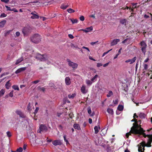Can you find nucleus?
<instances>
[{"label":"nucleus","mask_w":152,"mask_h":152,"mask_svg":"<svg viewBox=\"0 0 152 152\" xmlns=\"http://www.w3.org/2000/svg\"><path fill=\"white\" fill-rule=\"evenodd\" d=\"M136 127L135 126H134L132 128L131 132H132V134H140L142 135L143 137L145 138L146 137H148L149 138L151 137H152V135L146 134L144 132L145 131L143 129L140 127L138 129H137Z\"/></svg>","instance_id":"1"},{"label":"nucleus","mask_w":152,"mask_h":152,"mask_svg":"<svg viewBox=\"0 0 152 152\" xmlns=\"http://www.w3.org/2000/svg\"><path fill=\"white\" fill-rule=\"evenodd\" d=\"M131 121L134 122H135L133 124V126L131 127L130 131L129 132L127 133L126 134V136L127 138H129V135H131V134H132V132H131V131L132 130V128L134 126H135L136 127V129H138L139 128H140V127H141V125H140L138 124V123H137V120L135 118H134V119Z\"/></svg>","instance_id":"2"},{"label":"nucleus","mask_w":152,"mask_h":152,"mask_svg":"<svg viewBox=\"0 0 152 152\" xmlns=\"http://www.w3.org/2000/svg\"><path fill=\"white\" fill-rule=\"evenodd\" d=\"M40 36L38 34H35L31 37V41L35 43H38L41 41Z\"/></svg>","instance_id":"3"},{"label":"nucleus","mask_w":152,"mask_h":152,"mask_svg":"<svg viewBox=\"0 0 152 152\" xmlns=\"http://www.w3.org/2000/svg\"><path fill=\"white\" fill-rule=\"evenodd\" d=\"M32 28L29 26L25 27L22 29V31L24 36L30 33L32 31Z\"/></svg>","instance_id":"4"},{"label":"nucleus","mask_w":152,"mask_h":152,"mask_svg":"<svg viewBox=\"0 0 152 152\" xmlns=\"http://www.w3.org/2000/svg\"><path fill=\"white\" fill-rule=\"evenodd\" d=\"M140 44L141 46V48L142 51L144 54H145L146 52V48L147 46L145 42L144 41H142Z\"/></svg>","instance_id":"5"},{"label":"nucleus","mask_w":152,"mask_h":152,"mask_svg":"<svg viewBox=\"0 0 152 152\" xmlns=\"http://www.w3.org/2000/svg\"><path fill=\"white\" fill-rule=\"evenodd\" d=\"M44 55H41L38 53L36 55L35 58L38 60L41 61H45L47 60L48 58L45 56Z\"/></svg>","instance_id":"6"},{"label":"nucleus","mask_w":152,"mask_h":152,"mask_svg":"<svg viewBox=\"0 0 152 152\" xmlns=\"http://www.w3.org/2000/svg\"><path fill=\"white\" fill-rule=\"evenodd\" d=\"M68 63V64L69 66L71 67L73 69H75L77 68L78 64L71 61L69 59H67L66 60Z\"/></svg>","instance_id":"7"},{"label":"nucleus","mask_w":152,"mask_h":152,"mask_svg":"<svg viewBox=\"0 0 152 152\" xmlns=\"http://www.w3.org/2000/svg\"><path fill=\"white\" fill-rule=\"evenodd\" d=\"M48 130L47 127L44 124H41L39 126V132L41 131L46 132Z\"/></svg>","instance_id":"8"},{"label":"nucleus","mask_w":152,"mask_h":152,"mask_svg":"<svg viewBox=\"0 0 152 152\" xmlns=\"http://www.w3.org/2000/svg\"><path fill=\"white\" fill-rule=\"evenodd\" d=\"M52 143L55 146L57 145H61L62 144L61 141L59 140H54L52 142Z\"/></svg>","instance_id":"9"},{"label":"nucleus","mask_w":152,"mask_h":152,"mask_svg":"<svg viewBox=\"0 0 152 152\" xmlns=\"http://www.w3.org/2000/svg\"><path fill=\"white\" fill-rule=\"evenodd\" d=\"M15 113L17 115H18L20 117H21L22 118H24L26 117V116L24 115V114L20 110H17L15 111Z\"/></svg>","instance_id":"10"},{"label":"nucleus","mask_w":152,"mask_h":152,"mask_svg":"<svg viewBox=\"0 0 152 152\" xmlns=\"http://www.w3.org/2000/svg\"><path fill=\"white\" fill-rule=\"evenodd\" d=\"M93 27L92 26H90L89 27H88L86 28V29H81L80 30H81L85 32H89L93 30Z\"/></svg>","instance_id":"11"},{"label":"nucleus","mask_w":152,"mask_h":152,"mask_svg":"<svg viewBox=\"0 0 152 152\" xmlns=\"http://www.w3.org/2000/svg\"><path fill=\"white\" fill-rule=\"evenodd\" d=\"M81 91L83 94H86L87 91V90L86 89V86L84 85H83L81 88Z\"/></svg>","instance_id":"12"},{"label":"nucleus","mask_w":152,"mask_h":152,"mask_svg":"<svg viewBox=\"0 0 152 152\" xmlns=\"http://www.w3.org/2000/svg\"><path fill=\"white\" fill-rule=\"evenodd\" d=\"M26 69V67H23L20 68L18 69H17L15 72V73L16 74H18V73H20L24 70H25Z\"/></svg>","instance_id":"13"},{"label":"nucleus","mask_w":152,"mask_h":152,"mask_svg":"<svg viewBox=\"0 0 152 152\" xmlns=\"http://www.w3.org/2000/svg\"><path fill=\"white\" fill-rule=\"evenodd\" d=\"M65 83L67 85H69L71 83L70 79L69 77H67L65 78Z\"/></svg>","instance_id":"14"},{"label":"nucleus","mask_w":152,"mask_h":152,"mask_svg":"<svg viewBox=\"0 0 152 152\" xmlns=\"http://www.w3.org/2000/svg\"><path fill=\"white\" fill-rule=\"evenodd\" d=\"M152 142V137L149 138L148 141L147 143L146 144V147H151V143Z\"/></svg>","instance_id":"15"},{"label":"nucleus","mask_w":152,"mask_h":152,"mask_svg":"<svg viewBox=\"0 0 152 152\" xmlns=\"http://www.w3.org/2000/svg\"><path fill=\"white\" fill-rule=\"evenodd\" d=\"M120 41V40L119 39H114L111 42V46H113L116 45Z\"/></svg>","instance_id":"16"},{"label":"nucleus","mask_w":152,"mask_h":152,"mask_svg":"<svg viewBox=\"0 0 152 152\" xmlns=\"http://www.w3.org/2000/svg\"><path fill=\"white\" fill-rule=\"evenodd\" d=\"M31 14L32 15L31 17L32 19H38L39 18V16L38 15L33 12L31 13Z\"/></svg>","instance_id":"17"},{"label":"nucleus","mask_w":152,"mask_h":152,"mask_svg":"<svg viewBox=\"0 0 152 152\" xmlns=\"http://www.w3.org/2000/svg\"><path fill=\"white\" fill-rule=\"evenodd\" d=\"M88 112L91 116H93L94 115V113H91V110L90 107L88 108Z\"/></svg>","instance_id":"18"},{"label":"nucleus","mask_w":152,"mask_h":152,"mask_svg":"<svg viewBox=\"0 0 152 152\" xmlns=\"http://www.w3.org/2000/svg\"><path fill=\"white\" fill-rule=\"evenodd\" d=\"M10 80L8 81L6 83V84H5V86L6 88L7 89H9L10 87L11 86V84L10 83Z\"/></svg>","instance_id":"19"},{"label":"nucleus","mask_w":152,"mask_h":152,"mask_svg":"<svg viewBox=\"0 0 152 152\" xmlns=\"http://www.w3.org/2000/svg\"><path fill=\"white\" fill-rule=\"evenodd\" d=\"M107 112L110 114L113 115L114 114L113 110L112 109L108 108L107 110Z\"/></svg>","instance_id":"20"},{"label":"nucleus","mask_w":152,"mask_h":152,"mask_svg":"<svg viewBox=\"0 0 152 152\" xmlns=\"http://www.w3.org/2000/svg\"><path fill=\"white\" fill-rule=\"evenodd\" d=\"M23 57H21L20 58H19L18 59L16 62L15 63V64L16 65H17L19 64L22 61H23Z\"/></svg>","instance_id":"21"},{"label":"nucleus","mask_w":152,"mask_h":152,"mask_svg":"<svg viewBox=\"0 0 152 152\" xmlns=\"http://www.w3.org/2000/svg\"><path fill=\"white\" fill-rule=\"evenodd\" d=\"M6 23V20H4L0 22V28L3 27L5 25Z\"/></svg>","instance_id":"22"},{"label":"nucleus","mask_w":152,"mask_h":152,"mask_svg":"<svg viewBox=\"0 0 152 152\" xmlns=\"http://www.w3.org/2000/svg\"><path fill=\"white\" fill-rule=\"evenodd\" d=\"M73 127L75 129H77L78 130L80 129L79 125L77 124H74L73 125Z\"/></svg>","instance_id":"23"},{"label":"nucleus","mask_w":152,"mask_h":152,"mask_svg":"<svg viewBox=\"0 0 152 152\" xmlns=\"http://www.w3.org/2000/svg\"><path fill=\"white\" fill-rule=\"evenodd\" d=\"M68 5L67 4L65 5L64 4H62L60 8L61 9L63 10L66 9L67 7H68Z\"/></svg>","instance_id":"24"},{"label":"nucleus","mask_w":152,"mask_h":152,"mask_svg":"<svg viewBox=\"0 0 152 152\" xmlns=\"http://www.w3.org/2000/svg\"><path fill=\"white\" fill-rule=\"evenodd\" d=\"M146 116L145 114L144 113H140L139 114V116L141 118H144Z\"/></svg>","instance_id":"25"},{"label":"nucleus","mask_w":152,"mask_h":152,"mask_svg":"<svg viewBox=\"0 0 152 152\" xmlns=\"http://www.w3.org/2000/svg\"><path fill=\"white\" fill-rule=\"evenodd\" d=\"M126 19H123L121 20L120 23H121L126 25Z\"/></svg>","instance_id":"26"},{"label":"nucleus","mask_w":152,"mask_h":152,"mask_svg":"<svg viewBox=\"0 0 152 152\" xmlns=\"http://www.w3.org/2000/svg\"><path fill=\"white\" fill-rule=\"evenodd\" d=\"M123 109L124 106L121 105H119L117 108V109L120 111H121L123 110Z\"/></svg>","instance_id":"27"},{"label":"nucleus","mask_w":152,"mask_h":152,"mask_svg":"<svg viewBox=\"0 0 152 152\" xmlns=\"http://www.w3.org/2000/svg\"><path fill=\"white\" fill-rule=\"evenodd\" d=\"M136 59H137V57H136L135 56V57H134L132 59H130L131 61H130V64H133V63H134L135 61L136 60Z\"/></svg>","instance_id":"28"},{"label":"nucleus","mask_w":152,"mask_h":152,"mask_svg":"<svg viewBox=\"0 0 152 152\" xmlns=\"http://www.w3.org/2000/svg\"><path fill=\"white\" fill-rule=\"evenodd\" d=\"M98 77V75H96L93 77L91 79V81L92 82H94L96 80Z\"/></svg>","instance_id":"29"},{"label":"nucleus","mask_w":152,"mask_h":152,"mask_svg":"<svg viewBox=\"0 0 152 152\" xmlns=\"http://www.w3.org/2000/svg\"><path fill=\"white\" fill-rule=\"evenodd\" d=\"M5 90L4 89H2L0 91V97L2 96L4 94Z\"/></svg>","instance_id":"30"},{"label":"nucleus","mask_w":152,"mask_h":152,"mask_svg":"<svg viewBox=\"0 0 152 152\" xmlns=\"http://www.w3.org/2000/svg\"><path fill=\"white\" fill-rule=\"evenodd\" d=\"M36 142L37 143L39 144H43V140H36Z\"/></svg>","instance_id":"31"},{"label":"nucleus","mask_w":152,"mask_h":152,"mask_svg":"<svg viewBox=\"0 0 152 152\" xmlns=\"http://www.w3.org/2000/svg\"><path fill=\"white\" fill-rule=\"evenodd\" d=\"M86 83L88 85H90L92 84V81L89 80H86Z\"/></svg>","instance_id":"32"},{"label":"nucleus","mask_w":152,"mask_h":152,"mask_svg":"<svg viewBox=\"0 0 152 152\" xmlns=\"http://www.w3.org/2000/svg\"><path fill=\"white\" fill-rule=\"evenodd\" d=\"M12 88L15 90H17L18 91H19V88L18 86L17 85H13L12 86Z\"/></svg>","instance_id":"33"},{"label":"nucleus","mask_w":152,"mask_h":152,"mask_svg":"<svg viewBox=\"0 0 152 152\" xmlns=\"http://www.w3.org/2000/svg\"><path fill=\"white\" fill-rule=\"evenodd\" d=\"M76 94H72V95L69 94L68 96L69 98V99H73L75 96Z\"/></svg>","instance_id":"34"},{"label":"nucleus","mask_w":152,"mask_h":152,"mask_svg":"<svg viewBox=\"0 0 152 152\" xmlns=\"http://www.w3.org/2000/svg\"><path fill=\"white\" fill-rule=\"evenodd\" d=\"M94 129L95 130V133L97 134L99 132V130L98 129V127L97 126H95L94 127Z\"/></svg>","instance_id":"35"},{"label":"nucleus","mask_w":152,"mask_h":152,"mask_svg":"<svg viewBox=\"0 0 152 152\" xmlns=\"http://www.w3.org/2000/svg\"><path fill=\"white\" fill-rule=\"evenodd\" d=\"M67 12L70 13H72L75 12V11L73 9L71 8H69V9L67 10Z\"/></svg>","instance_id":"36"},{"label":"nucleus","mask_w":152,"mask_h":152,"mask_svg":"<svg viewBox=\"0 0 152 152\" xmlns=\"http://www.w3.org/2000/svg\"><path fill=\"white\" fill-rule=\"evenodd\" d=\"M113 95V92L111 91H109L108 94H107V97H110L111 95Z\"/></svg>","instance_id":"37"},{"label":"nucleus","mask_w":152,"mask_h":152,"mask_svg":"<svg viewBox=\"0 0 152 152\" xmlns=\"http://www.w3.org/2000/svg\"><path fill=\"white\" fill-rule=\"evenodd\" d=\"M140 144L141 145L142 147H145V146H146V144L145 141H142L140 143Z\"/></svg>","instance_id":"38"},{"label":"nucleus","mask_w":152,"mask_h":152,"mask_svg":"<svg viewBox=\"0 0 152 152\" xmlns=\"http://www.w3.org/2000/svg\"><path fill=\"white\" fill-rule=\"evenodd\" d=\"M70 20L73 24L75 23H77V19H70Z\"/></svg>","instance_id":"39"},{"label":"nucleus","mask_w":152,"mask_h":152,"mask_svg":"<svg viewBox=\"0 0 152 152\" xmlns=\"http://www.w3.org/2000/svg\"><path fill=\"white\" fill-rule=\"evenodd\" d=\"M11 31V30H10L8 31H7L6 32H5L4 34V36L5 37H6L7 35H9L10 34V33Z\"/></svg>","instance_id":"40"},{"label":"nucleus","mask_w":152,"mask_h":152,"mask_svg":"<svg viewBox=\"0 0 152 152\" xmlns=\"http://www.w3.org/2000/svg\"><path fill=\"white\" fill-rule=\"evenodd\" d=\"M63 137H64V140L65 142H66V144L67 145L68 144H69V142H68V140L66 139V135H64L63 136Z\"/></svg>","instance_id":"41"},{"label":"nucleus","mask_w":152,"mask_h":152,"mask_svg":"<svg viewBox=\"0 0 152 152\" xmlns=\"http://www.w3.org/2000/svg\"><path fill=\"white\" fill-rule=\"evenodd\" d=\"M22 151L23 149L21 147H20L19 148H18L16 150V151L17 152H22Z\"/></svg>","instance_id":"42"},{"label":"nucleus","mask_w":152,"mask_h":152,"mask_svg":"<svg viewBox=\"0 0 152 152\" xmlns=\"http://www.w3.org/2000/svg\"><path fill=\"white\" fill-rule=\"evenodd\" d=\"M112 50V49H110V50H108L107 52H104V53L103 54V55L102 56V57H104L105 55H106V54H107V53H108L111 50Z\"/></svg>","instance_id":"43"},{"label":"nucleus","mask_w":152,"mask_h":152,"mask_svg":"<svg viewBox=\"0 0 152 152\" xmlns=\"http://www.w3.org/2000/svg\"><path fill=\"white\" fill-rule=\"evenodd\" d=\"M7 136L9 137H10L12 136L10 132L9 131H7Z\"/></svg>","instance_id":"44"},{"label":"nucleus","mask_w":152,"mask_h":152,"mask_svg":"<svg viewBox=\"0 0 152 152\" xmlns=\"http://www.w3.org/2000/svg\"><path fill=\"white\" fill-rule=\"evenodd\" d=\"M137 4V3H132V4L133 6L132 7L134 8H137V6L136 5Z\"/></svg>","instance_id":"45"},{"label":"nucleus","mask_w":152,"mask_h":152,"mask_svg":"<svg viewBox=\"0 0 152 152\" xmlns=\"http://www.w3.org/2000/svg\"><path fill=\"white\" fill-rule=\"evenodd\" d=\"M148 65L146 64H144V69L145 70H147L148 69Z\"/></svg>","instance_id":"46"},{"label":"nucleus","mask_w":152,"mask_h":152,"mask_svg":"<svg viewBox=\"0 0 152 152\" xmlns=\"http://www.w3.org/2000/svg\"><path fill=\"white\" fill-rule=\"evenodd\" d=\"M138 151L139 152H142V146L141 145L138 147Z\"/></svg>","instance_id":"47"},{"label":"nucleus","mask_w":152,"mask_h":152,"mask_svg":"<svg viewBox=\"0 0 152 152\" xmlns=\"http://www.w3.org/2000/svg\"><path fill=\"white\" fill-rule=\"evenodd\" d=\"M80 20L81 21H83L84 20L85 18L84 16L82 15L81 16L80 18Z\"/></svg>","instance_id":"48"},{"label":"nucleus","mask_w":152,"mask_h":152,"mask_svg":"<svg viewBox=\"0 0 152 152\" xmlns=\"http://www.w3.org/2000/svg\"><path fill=\"white\" fill-rule=\"evenodd\" d=\"M13 91H12L10 92L9 94V96L11 97L13 96Z\"/></svg>","instance_id":"49"},{"label":"nucleus","mask_w":152,"mask_h":152,"mask_svg":"<svg viewBox=\"0 0 152 152\" xmlns=\"http://www.w3.org/2000/svg\"><path fill=\"white\" fill-rule=\"evenodd\" d=\"M5 7L7 9V11H11V9L10 8V7H8L7 6H5Z\"/></svg>","instance_id":"50"},{"label":"nucleus","mask_w":152,"mask_h":152,"mask_svg":"<svg viewBox=\"0 0 152 152\" xmlns=\"http://www.w3.org/2000/svg\"><path fill=\"white\" fill-rule=\"evenodd\" d=\"M113 102L115 104H117L118 103V99H116L115 100H113Z\"/></svg>","instance_id":"51"},{"label":"nucleus","mask_w":152,"mask_h":152,"mask_svg":"<svg viewBox=\"0 0 152 152\" xmlns=\"http://www.w3.org/2000/svg\"><path fill=\"white\" fill-rule=\"evenodd\" d=\"M7 15L5 14L4 13H2L1 15V17H5L7 16Z\"/></svg>","instance_id":"52"},{"label":"nucleus","mask_w":152,"mask_h":152,"mask_svg":"<svg viewBox=\"0 0 152 152\" xmlns=\"http://www.w3.org/2000/svg\"><path fill=\"white\" fill-rule=\"evenodd\" d=\"M1 1L4 2L5 3H7L9 1V0H1Z\"/></svg>","instance_id":"53"},{"label":"nucleus","mask_w":152,"mask_h":152,"mask_svg":"<svg viewBox=\"0 0 152 152\" xmlns=\"http://www.w3.org/2000/svg\"><path fill=\"white\" fill-rule=\"evenodd\" d=\"M128 40H129L128 38H126L125 39L124 41H122V43L123 44H124Z\"/></svg>","instance_id":"54"},{"label":"nucleus","mask_w":152,"mask_h":152,"mask_svg":"<svg viewBox=\"0 0 152 152\" xmlns=\"http://www.w3.org/2000/svg\"><path fill=\"white\" fill-rule=\"evenodd\" d=\"M68 37L70 38L71 39H73L74 38L73 36L71 34H69L68 35Z\"/></svg>","instance_id":"55"},{"label":"nucleus","mask_w":152,"mask_h":152,"mask_svg":"<svg viewBox=\"0 0 152 152\" xmlns=\"http://www.w3.org/2000/svg\"><path fill=\"white\" fill-rule=\"evenodd\" d=\"M82 48L83 49H86V50H87L89 52H90V50L88 48L85 47V46H83L82 47Z\"/></svg>","instance_id":"56"},{"label":"nucleus","mask_w":152,"mask_h":152,"mask_svg":"<svg viewBox=\"0 0 152 152\" xmlns=\"http://www.w3.org/2000/svg\"><path fill=\"white\" fill-rule=\"evenodd\" d=\"M102 66V64L101 63H97V66L98 67H99Z\"/></svg>","instance_id":"57"},{"label":"nucleus","mask_w":152,"mask_h":152,"mask_svg":"<svg viewBox=\"0 0 152 152\" xmlns=\"http://www.w3.org/2000/svg\"><path fill=\"white\" fill-rule=\"evenodd\" d=\"M39 110V108L38 107H37L35 110L34 113H37Z\"/></svg>","instance_id":"58"},{"label":"nucleus","mask_w":152,"mask_h":152,"mask_svg":"<svg viewBox=\"0 0 152 152\" xmlns=\"http://www.w3.org/2000/svg\"><path fill=\"white\" fill-rule=\"evenodd\" d=\"M11 11H13L14 12H18V10L15 8H13L12 9H11Z\"/></svg>","instance_id":"59"},{"label":"nucleus","mask_w":152,"mask_h":152,"mask_svg":"<svg viewBox=\"0 0 152 152\" xmlns=\"http://www.w3.org/2000/svg\"><path fill=\"white\" fill-rule=\"evenodd\" d=\"M139 65V64L138 62H137L136 64V66H135V70L136 71H137L138 68V65Z\"/></svg>","instance_id":"60"},{"label":"nucleus","mask_w":152,"mask_h":152,"mask_svg":"<svg viewBox=\"0 0 152 152\" xmlns=\"http://www.w3.org/2000/svg\"><path fill=\"white\" fill-rule=\"evenodd\" d=\"M15 34L17 37H19L20 35V33L18 31L16 32L15 33Z\"/></svg>","instance_id":"61"},{"label":"nucleus","mask_w":152,"mask_h":152,"mask_svg":"<svg viewBox=\"0 0 152 152\" xmlns=\"http://www.w3.org/2000/svg\"><path fill=\"white\" fill-rule=\"evenodd\" d=\"M58 128L60 130H61L63 129V127L61 125H60L58 126Z\"/></svg>","instance_id":"62"},{"label":"nucleus","mask_w":152,"mask_h":152,"mask_svg":"<svg viewBox=\"0 0 152 152\" xmlns=\"http://www.w3.org/2000/svg\"><path fill=\"white\" fill-rule=\"evenodd\" d=\"M39 82V80H36L34 81L33 82V83L35 84H37V83H38V82Z\"/></svg>","instance_id":"63"},{"label":"nucleus","mask_w":152,"mask_h":152,"mask_svg":"<svg viewBox=\"0 0 152 152\" xmlns=\"http://www.w3.org/2000/svg\"><path fill=\"white\" fill-rule=\"evenodd\" d=\"M109 63H110V62H109L107 63H106V64H104V65H103V67H106V66H107L108 65V64H109Z\"/></svg>","instance_id":"64"}]
</instances>
